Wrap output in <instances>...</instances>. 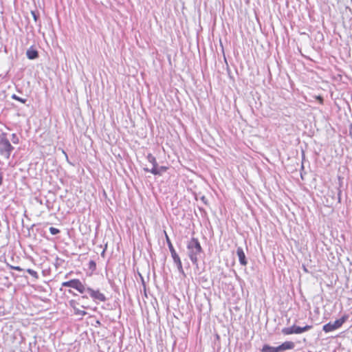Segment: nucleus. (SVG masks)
Masks as SVG:
<instances>
[{
    "mask_svg": "<svg viewBox=\"0 0 352 352\" xmlns=\"http://www.w3.org/2000/svg\"><path fill=\"white\" fill-rule=\"evenodd\" d=\"M62 287H70L77 290L79 293L83 294L87 293L94 301L104 302L107 300L105 296L98 289L94 290L89 287L82 284V283L77 278L71 279L68 281L63 282Z\"/></svg>",
    "mask_w": 352,
    "mask_h": 352,
    "instance_id": "nucleus-1",
    "label": "nucleus"
},
{
    "mask_svg": "<svg viewBox=\"0 0 352 352\" xmlns=\"http://www.w3.org/2000/svg\"><path fill=\"white\" fill-rule=\"evenodd\" d=\"M188 255L194 265L198 267V258L204 253V250L198 239L192 237L187 243Z\"/></svg>",
    "mask_w": 352,
    "mask_h": 352,
    "instance_id": "nucleus-2",
    "label": "nucleus"
},
{
    "mask_svg": "<svg viewBox=\"0 0 352 352\" xmlns=\"http://www.w3.org/2000/svg\"><path fill=\"white\" fill-rule=\"evenodd\" d=\"M13 150L14 147L7 138V133L6 132H1L0 133V155L9 159Z\"/></svg>",
    "mask_w": 352,
    "mask_h": 352,
    "instance_id": "nucleus-3",
    "label": "nucleus"
},
{
    "mask_svg": "<svg viewBox=\"0 0 352 352\" xmlns=\"http://www.w3.org/2000/svg\"><path fill=\"white\" fill-rule=\"evenodd\" d=\"M164 234H165L166 241L168 245V249L170 250L171 256L173 259V261L175 263V265H177L178 271L180 273H182V274H184V272L183 270L182 263L180 257L179 256L178 254L176 252V251L173 245V243L166 231H164Z\"/></svg>",
    "mask_w": 352,
    "mask_h": 352,
    "instance_id": "nucleus-4",
    "label": "nucleus"
},
{
    "mask_svg": "<svg viewBox=\"0 0 352 352\" xmlns=\"http://www.w3.org/2000/svg\"><path fill=\"white\" fill-rule=\"evenodd\" d=\"M347 315H344L340 318L336 320L333 322H329L322 327L325 333H329L340 328L348 319Z\"/></svg>",
    "mask_w": 352,
    "mask_h": 352,
    "instance_id": "nucleus-5",
    "label": "nucleus"
},
{
    "mask_svg": "<svg viewBox=\"0 0 352 352\" xmlns=\"http://www.w3.org/2000/svg\"><path fill=\"white\" fill-rule=\"evenodd\" d=\"M313 327L312 325H305V327H299L297 325H292L289 327H285L281 330V332L284 335H291V334H300L305 331H307L310 329H311Z\"/></svg>",
    "mask_w": 352,
    "mask_h": 352,
    "instance_id": "nucleus-6",
    "label": "nucleus"
},
{
    "mask_svg": "<svg viewBox=\"0 0 352 352\" xmlns=\"http://www.w3.org/2000/svg\"><path fill=\"white\" fill-rule=\"evenodd\" d=\"M236 254L239 257L240 264L243 266H245L248 264V261L245 252L241 247L237 248Z\"/></svg>",
    "mask_w": 352,
    "mask_h": 352,
    "instance_id": "nucleus-7",
    "label": "nucleus"
},
{
    "mask_svg": "<svg viewBox=\"0 0 352 352\" xmlns=\"http://www.w3.org/2000/svg\"><path fill=\"white\" fill-rule=\"evenodd\" d=\"M168 168L166 166H159L157 169L151 168L149 169L148 168H144V170L146 173H151L154 175H161L163 173L166 172Z\"/></svg>",
    "mask_w": 352,
    "mask_h": 352,
    "instance_id": "nucleus-8",
    "label": "nucleus"
},
{
    "mask_svg": "<svg viewBox=\"0 0 352 352\" xmlns=\"http://www.w3.org/2000/svg\"><path fill=\"white\" fill-rule=\"evenodd\" d=\"M88 296L87 295H82L80 296H78L77 300H71L69 301V305L70 307L74 309V310H76V306L79 305L80 303H83V301L85 300H87Z\"/></svg>",
    "mask_w": 352,
    "mask_h": 352,
    "instance_id": "nucleus-9",
    "label": "nucleus"
},
{
    "mask_svg": "<svg viewBox=\"0 0 352 352\" xmlns=\"http://www.w3.org/2000/svg\"><path fill=\"white\" fill-rule=\"evenodd\" d=\"M26 56L30 60L36 59L39 56L38 52L35 48H34L33 46H31L28 49L26 52Z\"/></svg>",
    "mask_w": 352,
    "mask_h": 352,
    "instance_id": "nucleus-10",
    "label": "nucleus"
},
{
    "mask_svg": "<svg viewBox=\"0 0 352 352\" xmlns=\"http://www.w3.org/2000/svg\"><path fill=\"white\" fill-rule=\"evenodd\" d=\"M278 346L279 352H281L283 351L291 350V349H294L295 344L292 341H286Z\"/></svg>",
    "mask_w": 352,
    "mask_h": 352,
    "instance_id": "nucleus-11",
    "label": "nucleus"
},
{
    "mask_svg": "<svg viewBox=\"0 0 352 352\" xmlns=\"http://www.w3.org/2000/svg\"><path fill=\"white\" fill-rule=\"evenodd\" d=\"M261 352H279L278 346H271L266 344L263 346Z\"/></svg>",
    "mask_w": 352,
    "mask_h": 352,
    "instance_id": "nucleus-12",
    "label": "nucleus"
},
{
    "mask_svg": "<svg viewBox=\"0 0 352 352\" xmlns=\"http://www.w3.org/2000/svg\"><path fill=\"white\" fill-rule=\"evenodd\" d=\"M31 14L36 23H37L38 21L40 22V15L38 10H32Z\"/></svg>",
    "mask_w": 352,
    "mask_h": 352,
    "instance_id": "nucleus-13",
    "label": "nucleus"
},
{
    "mask_svg": "<svg viewBox=\"0 0 352 352\" xmlns=\"http://www.w3.org/2000/svg\"><path fill=\"white\" fill-rule=\"evenodd\" d=\"M11 98L15 100L19 101L23 104H25L28 100L26 98H22L16 96V94H12Z\"/></svg>",
    "mask_w": 352,
    "mask_h": 352,
    "instance_id": "nucleus-14",
    "label": "nucleus"
},
{
    "mask_svg": "<svg viewBox=\"0 0 352 352\" xmlns=\"http://www.w3.org/2000/svg\"><path fill=\"white\" fill-rule=\"evenodd\" d=\"M146 159L150 163L152 164V165L157 162L156 158L151 153H148L147 155Z\"/></svg>",
    "mask_w": 352,
    "mask_h": 352,
    "instance_id": "nucleus-15",
    "label": "nucleus"
},
{
    "mask_svg": "<svg viewBox=\"0 0 352 352\" xmlns=\"http://www.w3.org/2000/svg\"><path fill=\"white\" fill-rule=\"evenodd\" d=\"M49 230L52 235H56L60 232L59 229L54 227H50Z\"/></svg>",
    "mask_w": 352,
    "mask_h": 352,
    "instance_id": "nucleus-16",
    "label": "nucleus"
},
{
    "mask_svg": "<svg viewBox=\"0 0 352 352\" xmlns=\"http://www.w3.org/2000/svg\"><path fill=\"white\" fill-rule=\"evenodd\" d=\"M89 270L94 271L96 269V263L94 261L91 260L89 262Z\"/></svg>",
    "mask_w": 352,
    "mask_h": 352,
    "instance_id": "nucleus-17",
    "label": "nucleus"
},
{
    "mask_svg": "<svg viewBox=\"0 0 352 352\" xmlns=\"http://www.w3.org/2000/svg\"><path fill=\"white\" fill-rule=\"evenodd\" d=\"M27 272L35 278H38L37 272L32 269H28Z\"/></svg>",
    "mask_w": 352,
    "mask_h": 352,
    "instance_id": "nucleus-18",
    "label": "nucleus"
},
{
    "mask_svg": "<svg viewBox=\"0 0 352 352\" xmlns=\"http://www.w3.org/2000/svg\"><path fill=\"white\" fill-rule=\"evenodd\" d=\"M11 141L12 142L13 144H19V139L16 133L12 134Z\"/></svg>",
    "mask_w": 352,
    "mask_h": 352,
    "instance_id": "nucleus-19",
    "label": "nucleus"
},
{
    "mask_svg": "<svg viewBox=\"0 0 352 352\" xmlns=\"http://www.w3.org/2000/svg\"><path fill=\"white\" fill-rule=\"evenodd\" d=\"M315 98L317 101L320 102V104H323L324 103V98L322 96H315Z\"/></svg>",
    "mask_w": 352,
    "mask_h": 352,
    "instance_id": "nucleus-20",
    "label": "nucleus"
},
{
    "mask_svg": "<svg viewBox=\"0 0 352 352\" xmlns=\"http://www.w3.org/2000/svg\"><path fill=\"white\" fill-rule=\"evenodd\" d=\"M337 190H338V192H337L338 202L340 203L341 202V193H342V190L340 189V188H338L337 189Z\"/></svg>",
    "mask_w": 352,
    "mask_h": 352,
    "instance_id": "nucleus-21",
    "label": "nucleus"
},
{
    "mask_svg": "<svg viewBox=\"0 0 352 352\" xmlns=\"http://www.w3.org/2000/svg\"><path fill=\"white\" fill-rule=\"evenodd\" d=\"M9 267L11 268V269H13L14 270H16V271H19V272H21L23 271V270L19 267V266H12V265H8Z\"/></svg>",
    "mask_w": 352,
    "mask_h": 352,
    "instance_id": "nucleus-22",
    "label": "nucleus"
},
{
    "mask_svg": "<svg viewBox=\"0 0 352 352\" xmlns=\"http://www.w3.org/2000/svg\"><path fill=\"white\" fill-rule=\"evenodd\" d=\"M304 169H305L304 165H303V163H302V166H301V168H300V177H301L302 179H304L303 175L306 173L305 172Z\"/></svg>",
    "mask_w": 352,
    "mask_h": 352,
    "instance_id": "nucleus-23",
    "label": "nucleus"
},
{
    "mask_svg": "<svg viewBox=\"0 0 352 352\" xmlns=\"http://www.w3.org/2000/svg\"><path fill=\"white\" fill-rule=\"evenodd\" d=\"M75 313L76 314L81 315V316H85L87 314L86 311H80V310H78V309L75 310Z\"/></svg>",
    "mask_w": 352,
    "mask_h": 352,
    "instance_id": "nucleus-24",
    "label": "nucleus"
},
{
    "mask_svg": "<svg viewBox=\"0 0 352 352\" xmlns=\"http://www.w3.org/2000/svg\"><path fill=\"white\" fill-rule=\"evenodd\" d=\"M201 200L203 201V203L205 204V205H208V201L207 199V198L203 195L202 197H201Z\"/></svg>",
    "mask_w": 352,
    "mask_h": 352,
    "instance_id": "nucleus-25",
    "label": "nucleus"
},
{
    "mask_svg": "<svg viewBox=\"0 0 352 352\" xmlns=\"http://www.w3.org/2000/svg\"><path fill=\"white\" fill-rule=\"evenodd\" d=\"M86 300H85L83 301V303H80V305H81V307H83L84 309H88V308L89 307V305H86V302H85V301H86Z\"/></svg>",
    "mask_w": 352,
    "mask_h": 352,
    "instance_id": "nucleus-26",
    "label": "nucleus"
},
{
    "mask_svg": "<svg viewBox=\"0 0 352 352\" xmlns=\"http://www.w3.org/2000/svg\"><path fill=\"white\" fill-rule=\"evenodd\" d=\"M67 292L73 296H79L78 295H77L76 293H74L72 289H68L67 290Z\"/></svg>",
    "mask_w": 352,
    "mask_h": 352,
    "instance_id": "nucleus-27",
    "label": "nucleus"
},
{
    "mask_svg": "<svg viewBox=\"0 0 352 352\" xmlns=\"http://www.w3.org/2000/svg\"><path fill=\"white\" fill-rule=\"evenodd\" d=\"M107 245L106 244V245H105V248H104V249L103 250V251H102V253H101V256H102V257H104L105 251H106V250H107Z\"/></svg>",
    "mask_w": 352,
    "mask_h": 352,
    "instance_id": "nucleus-28",
    "label": "nucleus"
},
{
    "mask_svg": "<svg viewBox=\"0 0 352 352\" xmlns=\"http://www.w3.org/2000/svg\"><path fill=\"white\" fill-rule=\"evenodd\" d=\"M3 184V174L0 173V186Z\"/></svg>",
    "mask_w": 352,
    "mask_h": 352,
    "instance_id": "nucleus-29",
    "label": "nucleus"
},
{
    "mask_svg": "<svg viewBox=\"0 0 352 352\" xmlns=\"http://www.w3.org/2000/svg\"><path fill=\"white\" fill-rule=\"evenodd\" d=\"M158 167H159L158 164H157V162H156L155 164H153V168H156V169H157V168H158Z\"/></svg>",
    "mask_w": 352,
    "mask_h": 352,
    "instance_id": "nucleus-30",
    "label": "nucleus"
},
{
    "mask_svg": "<svg viewBox=\"0 0 352 352\" xmlns=\"http://www.w3.org/2000/svg\"><path fill=\"white\" fill-rule=\"evenodd\" d=\"M349 135L352 138V124L350 126L349 128Z\"/></svg>",
    "mask_w": 352,
    "mask_h": 352,
    "instance_id": "nucleus-31",
    "label": "nucleus"
},
{
    "mask_svg": "<svg viewBox=\"0 0 352 352\" xmlns=\"http://www.w3.org/2000/svg\"><path fill=\"white\" fill-rule=\"evenodd\" d=\"M302 269H303L305 272H306V273L309 272L308 270L307 269V267L304 265H302Z\"/></svg>",
    "mask_w": 352,
    "mask_h": 352,
    "instance_id": "nucleus-32",
    "label": "nucleus"
},
{
    "mask_svg": "<svg viewBox=\"0 0 352 352\" xmlns=\"http://www.w3.org/2000/svg\"><path fill=\"white\" fill-rule=\"evenodd\" d=\"M331 193L332 194V195H331V197L334 199V196H335V195H336V192H333V191H331Z\"/></svg>",
    "mask_w": 352,
    "mask_h": 352,
    "instance_id": "nucleus-33",
    "label": "nucleus"
},
{
    "mask_svg": "<svg viewBox=\"0 0 352 352\" xmlns=\"http://www.w3.org/2000/svg\"><path fill=\"white\" fill-rule=\"evenodd\" d=\"M199 210L204 211V210L202 208L199 207Z\"/></svg>",
    "mask_w": 352,
    "mask_h": 352,
    "instance_id": "nucleus-34",
    "label": "nucleus"
},
{
    "mask_svg": "<svg viewBox=\"0 0 352 352\" xmlns=\"http://www.w3.org/2000/svg\"><path fill=\"white\" fill-rule=\"evenodd\" d=\"M64 154L65 155V157H67V159L68 160V157H67V155L63 151Z\"/></svg>",
    "mask_w": 352,
    "mask_h": 352,
    "instance_id": "nucleus-35",
    "label": "nucleus"
},
{
    "mask_svg": "<svg viewBox=\"0 0 352 352\" xmlns=\"http://www.w3.org/2000/svg\"><path fill=\"white\" fill-rule=\"evenodd\" d=\"M304 157H305V154H304V153H302V158H304Z\"/></svg>",
    "mask_w": 352,
    "mask_h": 352,
    "instance_id": "nucleus-36",
    "label": "nucleus"
}]
</instances>
